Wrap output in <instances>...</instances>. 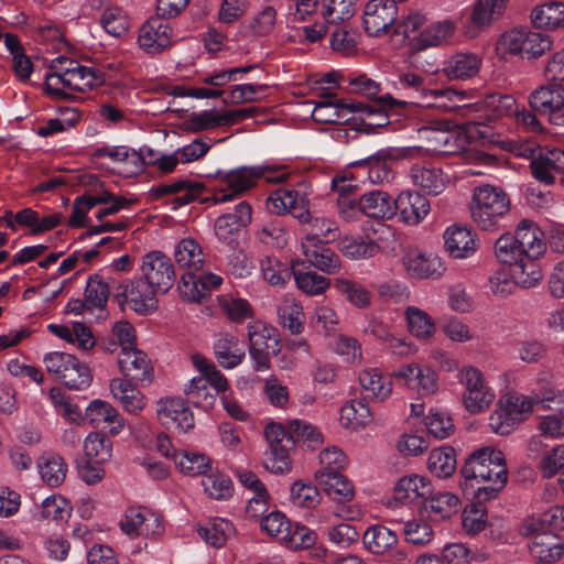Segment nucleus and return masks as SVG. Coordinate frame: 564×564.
<instances>
[{"label":"nucleus","instance_id":"19","mask_svg":"<svg viewBox=\"0 0 564 564\" xmlns=\"http://www.w3.org/2000/svg\"><path fill=\"white\" fill-rule=\"evenodd\" d=\"M402 262L408 274L414 279H435L444 271L441 258L425 254L417 249L406 250Z\"/></svg>","mask_w":564,"mask_h":564},{"label":"nucleus","instance_id":"14","mask_svg":"<svg viewBox=\"0 0 564 564\" xmlns=\"http://www.w3.org/2000/svg\"><path fill=\"white\" fill-rule=\"evenodd\" d=\"M364 29L370 36L387 33L398 18L394 0H369L364 10Z\"/></svg>","mask_w":564,"mask_h":564},{"label":"nucleus","instance_id":"25","mask_svg":"<svg viewBox=\"0 0 564 564\" xmlns=\"http://www.w3.org/2000/svg\"><path fill=\"white\" fill-rule=\"evenodd\" d=\"M436 375L430 368H421L416 364L402 366L391 375L389 386H408L412 388H430L435 386Z\"/></svg>","mask_w":564,"mask_h":564},{"label":"nucleus","instance_id":"41","mask_svg":"<svg viewBox=\"0 0 564 564\" xmlns=\"http://www.w3.org/2000/svg\"><path fill=\"white\" fill-rule=\"evenodd\" d=\"M72 503L63 496L54 494L45 498L40 505L37 518L56 523L66 522L72 514Z\"/></svg>","mask_w":564,"mask_h":564},{"label":"nucleus","instance_id":"23","mask_svg":"<svg viewBox=\"0 0 564 564\" xmlns=\"http://www.w3.org/2000/svg\"><path fill=\"white\" fill-rule=\"evenodd\" d=\"M433 487L429 479L420 475H408L398 480L393 497L401 503H413L425 500L432 495Z\"/></svg>","mask_w":564,"mask_h":564},{"label":"nucleus","instance_id":"8","mask_svg":"<svg viewBox=\"0 0 564 564\" xmlns=\"http://www.w3.org/2000/svg\"><path fill=\"white\" fill-rule=\"evenodd\" d=\"M141 272L147 284L161 293L171 290L176 280L171 259L159 250L150 251L142 257Z\"/></svg>","mask_w":564,"mask_h":564},{"label":"nucleus","instance_id":"36","mask_svg":"<svg viewBox=\"0 0 564 564\" xmlns=\"http://www.w3.org/2000/svg\"><path fill=\"white\" fill-rule=\"evenodd\" d=\"M366 397L351 399L340 411L341 425L349 430H358L371 420L370 405Z\"/></svg>","mask_w":564,"mask_h":564},{"label":"nucleus","instance_id":"38","mask_svg":"<svg viewBox=\"0 0 564 564\" xmlns=\"http://www.w3.org/2000/svg\"><path fill=\"white\" fill-rule=\"evenodd\" d=\"M86 417L94 425H98L101 422L113 424L110 429L112 435L118 434L123 427V420L120 417L118 411L112 405L101 400H94L88 404Z\"/></svg>","mask_w":564,"mask_h":564},{"label":"nucleus","instance_id":"15","mask_svg":"<svg viewBox=\"0 0 564 564\" xmlns=\"http://www.w3.org/2000/svg\"><path fill=\"white\" fill-rule=\"evenodd\" d=\"M123 533L129 536H154L163 532L161 518L140 507H130L126 510L120 522Z\"/></svg>","mask_w":564,"mask_h":564},{"label":"nucleus","instance_id":"28","mask_svg":"<svg viewBox=\"0 0 564 564\" xmlns=\"http://www.w3.org/2000/svg\"><path fill=\"white\" fill-rule=\"evenodd\" d=\"M393 203L394 199L382 191H371L359 197L361 214L376 219L392 218Z\"/></svg>","mask_w":564,"mask_h":564},{"label":"nucleus","instance_id":"16","mask_svg":"<svg viewBox=\"0 0 564 564\" xmlns=\"http://www.w3.org/2000/svg\"><path fill=\"white\" fill-rule=\"evenodd\" d=\"M158 420L166 429L175 427L187 432L194 427V415L180 398H162L156 404Z\"/></svg>","mask_w":564,"mask_h":564},{"label":"nucleus","instance_id":"29","mask_svg":"<svg viewBox=\"0 0 564 564\" xmlns=\"http://www.w3.org/2000/svg\"><path fill=\"white\" fill-rule=\"evenodd\" d=\"M37 469L41 479L52 488L59 487L65 481L68 470L65 459L53 452L40 456Z\"/></svg>","mask_w":564,"mask_h":564},{"label":"nucleus","instance_id":"44","mask_svg":"<svg viewBox=\"0 0 564 564\" xmlns=\"http://www.w3.org/2000/svg\"><path fill=\"white\" fill-rule=\"evenodd\" d=\"M214 351L218 362L226 368L238 366L245 357L243 350L238 347V339L228 335L215 343Z\"/></svg>","mask_w":564,"mask_h":564},{"label":"nucleus","instance_id":"24","mask_svg":"<svg viewBox=\"0 0 564 564\" xmlns=\"http://www.w3.org/2000/svg\"><path fill=\"white\" fill-rule=\"evenodd\" d=\"M445 247L455 259L471 257L477 249L475 234L466 226L454 225L444 234Z\"/></svg>","mask_w":564,"mask_h":564},{"label":"nucleus","instance_id":"52","mask_svg":"<svg viewBox=\"0 0 564 564\" xmlns=\"http://www.w3.org/2000/svg\"><path fill=\"white\" fill-rule=\"evenodd\" d=\"M292 272L297 288L308 295H319L330 285L329 279L313 271H302L292 263Z\"/></svg>","mask_w":564,"mask_h":564},{"label":"nucleus","instance_id":"11","mask_svg":"<svg viewBox=\"0 0 564 564\" xmlns=\"http://www.w3.org/2000/svg\"><path fill=\"white\" fill-rule=\"evenodd\" d=\"M264 169L261 166H242L229 171L221 178L225 187L215 189L213 197L214 203H225L232 200L256 185L258 178L262 177Z\"/></svg>","mask_w":564,"mask_h":564},{"label":"nucleus","instance_id":"5","mask_svg":"<svg viewBox=\"0 0 564 564\" xmlns=\"http://www.w3.org/2000/svg\"><path fill=\"white\" fill-rule=\"evenodd\" d=\"M249 352L257 371L269 368L270 358L281 350L280 334L276 328L262 322L248 325Z\"/></svg>","mask_w":564,"mask_h":564},{"label":"nucleus","instance_id":"63","mask_svg":"<svg viewBox=\"0 0 564 564\" xmlns=\"http://www.w3.org/2000/svg\"><path fill=\"white\" fill-rule=\"evenodd\" d=\"M555 395V401L558 406L556 410H560L557 413L543 415L540 417L538 429L539 431L551 438H560L564 436V412L562 408H564V401Z\"/></svg>","mask_w":564,"mask_h":564},{"label":"nucleus","instance_id":"56","mask_svg":"<svg viewBox=\"0 0 564 564\" xmlns=\"http://www.w3.org/2000/svg\"><path fill=\"white\" fill-rule=\"evenodd\" d=\"M112 444L100 433H90L84 441L85 459L106 463L111 457Z\"/></svg>","mask_w":564,"mask_h":564},{"label":"nucleus","instance_id":"21","mask_svg":"<svg viewBox=\"0 0 564 564\" xmlns=\"http://www.w3.org/2000/svg\"><path fill=\"white\" fill-rule=\"evenodd\" d=\"M223 279L214 273H205L197 275L196 273H183L178 290L181 296L188 302H200L207 292L217 289Z\"/></svg>","mask_w":564,"mask_h":564},{"label":"nucleus","instance_id":"42","mask_svg":"<svg viewBox=\"0 0 564 564\" xmlns=\"http://www.w3.org/2000/svg\"><path fill=\"white\" fill-rule=\"evenodd\" d=\"M117 283L118 282L115 280L107 282L99 274L90 275L84 291L86 303H88L93 310H104L107 306L110 291Z\"/></svg>","mask_w":564,"mask_h":564},{"label":"nucleus","instance_id":"13","mask_svg":"<svg viewBox=\"0 0 564 564\" xmlns=\"http://www.w3.org/2000/svg\"><path fill=\"white\" fill-rule=\"evenodd\" d=\"M525 534H531L529 550L540 564H554L564 554L562 539L551 531L536 528L534 520L525 527Z\"/></svg>","mask_w":564,"mask_h":564},{"label":"nucleus","instance_id":"45","mask_svg":"<svg viewBox=\"0 0 564 564\" xmlns=\"http://www.w3.org/2000/svg\"><path fill=\"white\" fill-rule=\"evenodd\" d=\"M198 533L212 546L221 547L235 534V528L228 520L216 518L206 527L199 528Z\"/></svg>","mask_w":564,"mask_h":564},{"label":"nucleus","instance_id":"55","mask_svg":"<svg viewBox=\"0 0 564 564\" xmlns=\"http://www.w3.org/2000/svg\"><path fill=\"white\" fill-rule=\"evenodd\" d=\"M278 315L284 328L296 335L303 330L302 305L292 299H285L278 308Z\"/></svg>","mask_w":564,"mask_h":564},{"label":"nucleus","instance_id":"35","mask_svg":"<svg viewBox=\"0 0 564 564\" xmlns=\"http://www.w3.org/2000/svg\"><path fill=\"white\" fill-rule=\"evenodd\" d=\"M411 178L416 186L431 195L441 194L446 186L442 170L433 166L414 165L411 169Z\"/></svg>","mask_w":564,"mask_h":564},{"label":"nucleus","instance_id":"6","mask_svg":"<svg viewBox=\"0 0 564 564\" xmlns=\"http://www.w3.org/2000/svg\"><path fill=\"white\" fill-rule=\"evenodd\" d=\"M113 300L121 310L129 303L131 308L142 315L150 314L158 308V300L154 291L145 281L138 279L129 284L117 283L112 286Z\"/></svg>","mask_w":564,"mask_h":564},{"label":"nucleus","instance_id":"62","mask_svg":"<svg viewBox=\"0 0 564 564\" xmlns=\"http://www.w3.org/2000/svg\"><path fill=\"white\" fill-rule=\"evenodd\" d=\"M47 397L52 401L57 413L72 423L79 424L83 415L79 406L64 392V390H48Z\"/></svg>","mask_w":564,"mask_h":564},{"label":"nucleus","instance_id":"47","mask_svg":"<svg viewBox=\"0 0 564 564\" xmlns=\"http://www.w3.org/2000/svg\"><path fill=\"white\" fill-rule=\"evenodd\" d=\"M429 470L438 478L451 476L456 468V458L453 447L435 448L430 453Z\"/></svg>","mask_w":564,"mask_h":564},{"label":"nucleus","instance_id":"51","mask_svg":"<svg viewBox=\"0 0 564 564\" xmlns=\"http://www.w3.org/2000/svg\"><path fill=\"white\" fill-rule=\"evenodd\" d=\"M539 258L524 257L511 270V276L522 288L529 289L535 286L542 280V270L538 263Z\"/></svg>","mask_w":564,"mask_h":564},{"label":"nucleus","instance_id":"18","mask_svg":"<svg viewBox=\"0 0 564 564\" xmlns=\"http://www.w3.org/2000/svg\"><path fill=\"white\" fill-rule=\"evenodd\" d=\"M430 210L429 199L419 192H402L393 203V216L398 215L400 221L408 225H417Z\"/></svg>","mask_w":564,"mask_h":564},{"label":"nucleus","instance_id":"64","mask_svg":"<svg viewBox=\"0 0 564 564\" xmlns=\"http://www.w3.org/2000/svg\"><path fill=\"white\" fill-rule=\"evenodd\" d=\"M59 380L65 388H79L80 386H90L93 376L90 369L73 356V362H68L67 369Z\"/></svg>","mask_w":564,"mask_h":564},{"label":"nucleus","instance_id":"40","mask_svg":"<svg viewBox=\"0 0 564 564\" xmlns=\"http://www.w3.org/2000/svg\"><path fill=\"white\" fill-rule=\"evenodd\" d=\"M349 84L355 93L365 95L368 99L373 101L372 105H377L380 108H393L397 105L404 107L408 104L406 101H398L393 99L389 94L379 97V84L365 75L351 79Z\"/></svg>","mask_w":564,"mask_h":564},{"label":"nucleus","instance_id":"37","mask_svg":"<svg viewBox=\"0 0 564 564\" xmlns=\"http://www.w3.org/2000/svg\"><path fill=\"white\" fill-rule=\"evenodd\" d=\"M446 564H473L482 563L489 558V554L480 549H470L466 544L448 543L442 551Z\"/></svg>","mask_w":564,"mask_h":564},{"label":"nucleus","instance_id":"48","mask_svg":"<svg viewBox=\"0 0 564 564\" xmlns=\"http://www.w3.org/2000/svg\"><path fill=\"white\" fill-rule=\"evenodd\" d=\"M290 500L296 508L314 509L321 503L322 496L311 482L297 480L291 486Z\"/></svg>","mask_w":564,"mask_h":564},{"label":"nucleus","instance_id":"7","mask_svg":"<svg viewBox=\"0 0 564 564\" xmlns=\"http://www.w3.org/2000/svg\"><path fill=\"white\" fill-rule=\"evenodd\" d=\"M522 154L531 156L529 167L532 176L540 183L552 185L558 175L564 174V151L561 149L535 150L528 147Z\"/></svg>","mask_w":564,"mask_h":564},{"label":"nucleus","instance_id":"27","mask_svg":"<svg viewBox=\"0 0 564 564\" xmlns=\"http://www.w3.org/2000/svg\"><path fill=\"white\" fill-rule=\"evenodd\" d=\"M365 547L375 555H383L393 550L398 544L397 533L382 525H370L362 535Z\"/></svg>","mask_w":564,"mask_h":564},{"label":"nucleus","instance_id":"31","mask_svg":"<svg viewBox=\"0 0 564 564\" xmlns=\"http://www.w3.org/2000/svg\"><path fill=\"white\" fill-rule=\"evenodd\" d=\"M455 32V25L452 21L436 22L427 26L414 40L411 51L419 52L427 47L438 46L445 43Z\"/></svg>","mask_w":564,"mask_h":564},{"label":"nucleus","instance_id":"60","mask_svg":"<svg viewBox=\"0 0 564 564\" xmlns=\"http://www.w3.org/2000/svg\"><path fill=\"white\" fill-rule=\"evenodd\" d=\"M508 0H478L474 7L471 21L478 26H487L491 20L502 14Z\"/></svg>","mask_w":564,"mask_h":564},{"label":"nucleus","instance_id":"43","mask_svg":"<svg viewBox=\"0 0 564 564\" xmlns=\"http://www.w3.org/2000/svg\"><path fill=\"white\" fill-rule=\"evenodd\" d=\"M409 332L419 339H429L435 333L433 318L423 310L409 306L405 310Z\"/></svg>","mask_w":564,"mask_h":564},{"label":"nucleus","instance_id":"33","mask_svg":"<svg viewBox=\"0 0 564 564\" xmlns=\"http://www.w3.org/2000/svg\"><path fill=\"white\" fill-rule=\"evenodd\" d=\"M175 262L185 273H197L204 264V256L199 245L191 238L181 240L174 252Z\"/></svg>","mask_w":564,"mask_h":564},{"label":"nucleus","instance_id":"39","mask_svg":"<svg viewBox=\"0 0 564 564\" xmlns=\"http://www.w3.org/2000/svg\"><path fill=\"white\" fill-rule=\"evenodd\" d=\"M459 499L452 492L444 491L429 496L424 500V508L429 516L435 520L447 519L458 511Z\"/></svg>","mask_w":564,"mask_h":564},{"label":"nucleus","instance_id":"3","mask_svg":"<svg viewBox=\"0 0 564 564\" xmlns=\"http://www.w3.org/2000/svg\"><path fill=\"white\" fill-rule=\"evenodd\" d=\"M509 209L510 198L503 189L492 185L475 188L470 213L474 223L481 230L496 229Z\"/></svg>","mask_w":564,"mask_h":564},{"label":"nucleus","instance_id":"4","mask_svg":"<svg viewBox=\"0 0 564 564\" xmlns=\"http://www.w3.org/2000/svg\"><path fill=\"white\" fill-rule=\"evenodd\" d=\"M499 48L505 53L521 55L527 58H539L552 48V40L547 34L513 29L499 39Z\"/></svg>","mask_w":564,"mask_h":564},{"label":"nucleus","instance_id":"57","mask_svg":"<svg viewBox=\"0 0 564 564\" xmlns=\"http://www.w3.org/2000/svg\"><path fill=\"white\" fill-rule=\"evenodd\" d=\"M316 539L317 534L313 529L301 523H291L282 542L291 550H303L313 546Z\"/></svg>","mask_w":564,"mask_h":564},{"label":"nucleus","instance_id":"49","mask_svg":"<svg viewBox=\"0 0 564 564\" xmlns=\"http://www.w3.org/2000/svg\"><path fill=\"white\" fill-rule=\"evenodd\" d=\"M173 460L188 476L204 475L210 468V459L202 453L181 451L173 454Z\"/></svg>","mask_w":564,"mask_h":564},{"label":"nucleus","instance_id":"54","mask_svg":"<svg viewBox=\"0 0 564 564\" xmlns=\"http://www.w3.org/2000/svg\"><path fill=\"white\" fill-rule=\"evenodd\" d=\"M495 252L498 260L510 267L512 270L516 264L523 261L525 251L510 235H502L497 239L495 245Z\"/></svg>","mask_w":564,"mask_h":564},{"label":"nucleus","instance_id":"10","mask_svg":"<svg viewBox=\"0 0 564 564\" xmlns=\"http://www.w3.org/2000/svg\"><path fill=\"white\" fill-rule=\"evenodd\" d=\"M373 111V108L360 101H347L336 98L334 93H322L321 100L315 102L312 118L321 123H344L348 121L346 112L354 113L359 110Z\"/></svg>","mask_w":564,"mask_h":564},{"label":"nucleus","instance_id":"59","mask_svg":"<svg viewBox=\"0 0 564 564\" xmlns=\"http://www.w3.org/2000/svg\"><path fill=\"white\" fill-rule=\"evenodd\" d=\"M343 253L352 259H368L375 257L379 251V245L373 240L345 238L340 242Z\"/></svg>","mask_w":564,"mask_h":564},{"label":"nucleus","instance_id":"9","mask_svg":"<svg viewBox=\"0 0 564 564\" xmlns=\"http://www.w3.org/2000/svg\"><path fill=\"white\" fill-rule=\"evenodd\" d=\"M529 104L533 111L549 113L551 123L564 126V86L561 82L549 80L536 88L531 93Z\"/></svg>","mask_w":564,"mask_h":564},{"label":"nucleus","instance_id":"58","mask_svg":"<svg viewBox=\"0 0 564 564\" xmlns=\"http://www.w3.org/2000/svg\"><path fill=\"white\" fill-rule=\"evenodd\" d=\"M335 288L356 307L365 308L370 305L371 294L361 284L338 278L335 280Z\"/></svg>","mask_w":564,"mask_h":564},{"label":"nucleus","instance_id":"32","mask_svg":"<svg viewBox=\"0 0 564 564\" xmlns=\"http://www.w3.org/2000/svg\"><path fill=\"white\" fill-rule=\"evenodd\" d=\"M480 67V59L473 53H457L449 57L443 68L449 79H466L475 76Z\"/></svg>","mask_w":564,"mask_h":564},{"label":"nucleus","instance_id":"34","mask_svg":"<svg viewBox=\"0 0 564 564\" xmlns=\"http://www.w3.org/2000/svg\"><path fill=\"white\" fill-rule=\"evenodd\" d=\"M530 18L536 29H556L564 23V2L554 1L536 6L532 9Z\"/></svg>","mask_w":564,"mask_h":564},{"label":"nucleus","instance_id":"1","mask_svg":"<svg viewBox=\"0 0 564 564\" xmlns=\"http://www.w3.org/2000/svg\"><path fill=\"white\" fill-rule=\"evenodd\" d=\"M460 474L465 488L470 487L478 502L494 499L508 480L503 453L491 447L474 452Z\"/></svg>","mask_w":564,"mask_h":564},{"label":"nucleus","instance_id":"2","mask_svg":"<svg viewBox=\"0 0 564 564\" xmlns=\"http://www.w3.org/2000/svg\"><path fill=\"white\" fill-rule=\"evenodd\" d=\"M547 395L528 397L517 391L506 393L498 402V409L489 417V426L499 435L510 434L517 424L524 421L534 406L541 410H554L551 402L555 401L553 390Z\"/></svg>","mask_w":564,"mask_h":564},{"label":"nucleus","instance_id":"12","mask_svg":"<svg viewBox=\"0 0 564 564\" xmlns=\"http://www.w3.org/2000/svg\"><path fill=\"white\" fill-rule=\"evenodd\" d=\"M169 20L156 11L142 24L138 42L144 52L158 54L172 46L173 28Z\"/></svg>","mask_w":564,"mask_h":564},{"label":"nucleus","instance_id":"20","mask_svg":"<svg viewBox=\"0 0 564 564\" xmlns=\"http://www.w3.org/2000/svg\"><path fill=\"white\" fill-rule=\"evenodd\" d=\"M252 208L249 203L240 202L235 206L234 213L219 216L215 221L216 236L228 243H231L242 228L251 223Z\"/></svg>","mask_w":564,"mask_h":564},{"label":"nucleus","instance_id":"26","mask_svg":"<svg viewBox=\"0 0 564 564\" xmlns=\"http://www.w3.org/2000/svg\"><path fill=\"white\" fill-rule=\"evenodd\" d=\"M542 236V231L532 221L523 219L512 238L524 249L527 257L540 258L546 249Z\"/></svg>","mask_w":564,"mask_h":564},{"label":"nucleus","instance_id":"50","mask_svg":"<svg viewBox=\"0 0 564 564\" xmlns=\"http://www.w3.org/2000/svg\"><path fill=\"white\" fill-rule=\"evenodd\" d=\"M356 11V0H322L321 13L325 22L338 24L349 20Z\"/></svg>","mask_w":564,"mask_h":564},{"label":"nucleus","instance_id":"46","mask_svg":"<svg viewBox=\"0 0 564 564\" xmlns=\"http://www.w3.org/2000/svg\"><path fill=\"white\" fill-rule=\"evenodd\" d=\"M484 108L490 119L512 117L518 113V105L513 96L498 93L486 96Z\"/></svg>","mask_w":564,"mask_h":564},{"label":"nucleus","instance_id":"53","mask_svg":"<svg viewBox=\"0 0 564 564\" xmlns=\"http://www.w3.org/2000/svg\"><path fill=\"white\" fill-rule=\"evenodd\" d=\"M289 429L294 444L300 443L307 448L315 449L323 444V435L313 424L295 419L290 421Z\"/></svg>","mask_w":564,"mask_h":564},{"label":"nucleus","instance_id":"30","mask_svg":"<svg viewBox=\"0 0 564 564\" xmlns=\"http://www.w3.org/2000/svg\"><path fill=\"white\" fill-rule=\"evenodd\" d=\"M314 477L324 491L335 500L349 501L354 497V487L341 474L315 471Z\"/></svg>","mask_w":564,"mask_h":564},{"label":"nucleus","instance_id":"22","mask_svg":"<svg viewBox=\"0 0 564 564\" xmlns=\"http://www.w3.org/2000/svg\"><path fill=\"white\" fill-rule=\"evenodd\" d=\"M302 250L305 261L315 269L327 274H335L340 270V258L327 242H302Z\"/></svg>","mask_w":564,"mask_h":564},{"label":"nucleus","instance_id":"17","mask_svg":"<svg viewBox=\"0 0 564 564\" xmlns=\"http://www.w3.org/2000/svg\"><path fill=\"white\" fill-rule=\"evenodd\" d=\"M118 365L123 376L130 379L131 386L152 383L153 368L147 355L135 347L121 349Z\"/></svg>","mask_w":564,"mask_h":564},{"label":"nucleus","instance_id":"61","mask_svg":"<svg viewBox=\"0 0 564 564\" xmlns=\"http://www.w3.org/2000/svg\"><path fill=\"white\" fill-rule=\"evenodd\" d=\"M263 279L273 286L284 285L293 275L292 269L276 258L265 257L260 263Z\"/></svg>","mask_w":564,"mask_h":564}]
</instances>
